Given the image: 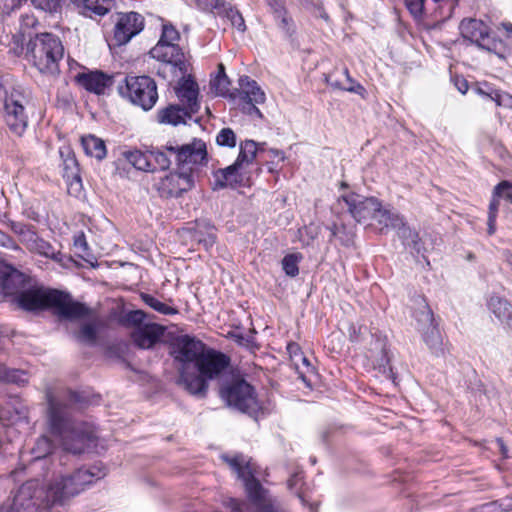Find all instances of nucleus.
Returning <instances> with one entry per match:
<instances>
[{"instance_id": "obj_23", "label": "nucleus", "mask_w": 512, "mask_h": 512, "mask_svg": "<svg viewBox=\"0 0 512 512\" xmlns=\"http://www.w3.org/2000/svg\"><path fill=\"white\" fill-rule=\"evenodd\" d=\"M189 368H180L179 384H181L190 394L196 396H205L208 385L204 376L200 373H190Z\"/></svg>"}, {"instance_id": "obj_9", "label": "nucleus", "mask_w": 512, "mask_h": 512, "mask_svg": "<svg viewBox=\"0 0 512 512\" xmlns=\"http://www.w3.org/2000/svg\"><path fill=\"white\" fill-rule=\"evenodd\" d=\"M150 55L162 62L158 69V75L167 78V72H171L173 77L184 76L188 72V66L184 52L178 44L158 43L150 50Z\"/></svg>"}, {"instance_id": "obj_59", "label": "nucleus", "mask_w": 512, "mask_h": 512, "mask_svg": "<svg viewBox=\"0 0 512 512\" xmlns=\"http://www.w3.org/2000/svg\"><path fill=\"white\" fill-rule=\"evenodd\" d=\"M74 245L76 247H80L83 251L87 250V243L85 241L84 235L79 236L75 239Z\"/></svg>"}, {"instance_id": "obj_21", "label": "nucleus", "mask_w": 512, "mask_h": 512, "mask_svg": "<svg viewBox=\"0 0 512 512\" xmlns=\"http://www.w3.org/2000/svg\"><path fill=\"white\" fill-rule=\"evenodd\" d=\"M77 83L87 91L95 94H104L113 84V77L102 71H89L76 76Z\"/></svg>"}, {"instance_id": "obj_26", "label": "nucleus", "mask_w": 512, "mask_h": 512, "mask_svg": "<svg viewBox=\"0 0 512 512\" xmlns=\"http://www.w3.org/2000/svg\"><path fill=\"white\" fill-rule=\"evenodd\" d=\"M83 13L89 16H103L108 13L112 6L113 0H71Z\"/></svg>"}, {"instance_id": "obj_57", "label": "nucleus", "mask_w": 512, "mask_h": 512, "mask_svg": "<svg viewBox=\"0 0 512 512\" xmlns=\"http://www.w3.org/2000/svg\"><path fill=\"white\" fill-rule=\"evenodd\" d=\"M455 86L458 89V91L461 92L462 94H465L469 89L468 82L464 78H456Z\"/></svg>"}, {"instance_id": "obj_58", "label": "nucleus", "mask_w": 512, "mask_h": 512, "mask_svg": "<svg viewBox=\"0 0 512 512\" xmlns=\"http://www.w3.org/2000/svg\"><path fill=\"white\" fill-rule=\"evenodd\" d=\"M15 401V412L16 414L19 416V418H26L27 417V408L21 404V403H18L17 399L15 398L14 399Z\"/></svg>"}, {"instance_id": "obj_39", "label": "nucleus", "mask_w": 512, "mask_h": 512, "mask_svg": "<svg viewBox=\"0 0 512 512\" xmlns=\"http://www.w3.org/2000/svg\"><path fill=\"white\" fill-rule=\"evenodd\" d=\"M193 3L204 12L222 16V11L227 5L225 0H192Z\"/></svg>"}, {"instance_id": "obj_1", "label": "nucleus", "mask_w": 512, "mask_h": 512, "mask_svg": "<svg viewBox=\"0 0 512 512\" xmlns=\"http://www.w3.org/2000/svg\"><path fill=\"white\" fill-rule=\"evenodd\" d=\"M105 472L97 467L80 468L68 476L52 480L46 487L37 479L22 484L13 499V509L29 508L42 504L62 503L81 493L86 486L101 479Z\"/></svg>"}, {"instance_id": "obj_14", "label": "nucleus", "mask_w": 512, "mask_h": 512, "mask_svg": "<svg viewBox=\"0 0 512 512\" xmlns=\"http://www.w3.org/2000/svg\"><path fill=\"white\" fill-rule=\"evenodd\" d=\"M205 350L203 342L188 335L177 337L173 343V354L182 363L181 368H189L192 363L195 367Z\"/></svg>"}, {"instance_id": "obj_12", "label": "nucleus", "mask_w": 512, "mask_h": 512, "mask_svg": "<svg viewBox=\"0 0 512 512\" xmlns=\"http://www.w3.org/2000/svg\"><path fill=\"white\" fill-rule=\"evenodd\" d=\"M414 317L417 323L416 328L422 334V338L430 350L435 354L441 352L442 336L435 323L433 312L424 300L419 301Z\"/></svg>"}, {"instance_id": "obj_5", "label": "nucleus", "mask_w": 512, "mask_h": 512, "mask_svg": "<svg viewBox=\"0 0 512 512\" xmlns=\"http://www.w3.org/2000/svg\"><path fill=\"white\" fill-rule=\"evenodd\" d=\"M222 459L231 467L244 482L249 499L253 503L257 512H287L283 505L268 490L264 489L255 478V468L253 464L246 460L243 455L235 457L222 456Z\"/></svg>"}, {"instance_id": "obj_64", "label": "nucleus", "mask_w": 512, "mask_h": 512, "mask_svg": "<svg viewBox=\"0 0 512 512\" xmlns=\"http://www.w3.org/2000/svg\"><path fill=\"white\" fill-rule=\"evenodd\" d=\"M268 4L270 5L271 9L274 8L277 4H283L281 0H267Z\"/></svg>"}, {"instance_id": "obj_44", "label": "nucleus", "mask_w": 512, "mask_h": 512, "mask_svg": "<svg viewBox=\"0 0 512 512\" xmlns=\"http://www.w3.org/2000/svg\"><path fill=\"white\" fill-rule=\"evenodd\" d=\"M97 327L93 323H85L81 326L77 338L79 341L87 344H95L97 340Z\"/></svg>"}, {"instance_id": "obj_45", "label": "nucleus", "mask_w": 512, "mask_h": 512, "mask_svg": "<svg viewBox=\"0 0 512 512\" xmlns=\"http://www.w3.org/2000/svg\"><path fill=\"white\" fill-rule=\"evenodd\" d=\"M142 299L149 307L153 308L155 311L161 314L172 315L177 312L174 308L166 305L165 303L149 294H143Z\"/></svg>"}, {"instance_id": "obj_31", "label": "nucleus", "mask_w": 512, "mask_h": 512, "mask_svg": "<svg viewBox=\"0 0 512 512\" xmlns=\"http://www.w3.org/2000/svg\"><path fill=\"white\" fill-rule=\"evenodd\" d=\"M372 220L378 224L380 231L389 227H398L401 224V216L390 210L383 209L380 202L378 204V210H376L372 216Z\"/></svg>"}, {"instance_id": "obj_40", "label": "nucleus", "mask_w": 512, "mask_h": 512, "mask_svg": "<svg viewBox=\"0 0 512 512\" xmlns=\"http://www.w3.org/2000/svg\"><path fill=\"white\" fill-rule=\"evenodd\" d=\"M222 16L228 18L231 25L236 28L239 32L244 33L246 30V24L242 14L231 5L227 3L225 9L222 11Z\"/></svg>"}, {"instance_id": "obj_8", "label": "nucleus", "mask_w": 512, "mask_h": 512, "mask_svg": "<svg viewBox=\"0 0 512 512\" xmlns=\"http://www.w3.org/2000/svg\"><path fill=\"white\" fill-rule=\"evenodd\" d=\"M119 92L143 110H150L157 102L158 93L155 81L149 76H127L125 85Z\"/></svg>"}, {"instance_id": "obj_33", "label": "nucleus", "mask_w": 512, "mask_h": 512, "mask_svg": "<svg viewBox=\"0 0 512 512\" xmlns=\"http://www.w3.org/2000/svg\"><path fill=\"white\" fill-rule=\"evenodd\" d=\"M126 160L136 169L141 171H154L156 165L151 163L150 151L142 152L140 150L127 151L124 153Z\"/></svg>"}, {"instance_id": "obj_28", "label": "nucleus", "mask_w": 512, "mask_h": 512, "mask_svg": "<svg viewBox=\"0 0 512 512\" xmlns=\"http://www.w3.org/2000/svg\"><path fill=\"white\" fill-rule=\"evenodd\" d=\"M487 307L491 313L501 322H505L512 314L511 303L498 295H491L487 302Z\"/></svg>"}, {"instance_id": "obj_52", "label": "nucleus", "mask_w": 512, "mask_h": 512, "mask_svg": "<svg viewBox=\"0 0 512 512\" xmlns=\"http://www.w3.org/2000/svg\"><path fill=\"white\" fill-rule=\"evenodd\" d=\"M60 0H31L32 4L43 11H55Z\"/></svg>"}, {"instance_id": "obj_42", "label": "nucleus", "mask_w": 512, "mask_h": 512, "mask_svg": "<svg viewBox=\"0 0 512 512\" xmlns=\"http://www.w3.org/2000/svg\"><path fill=\"white\" fill-rule=\"evenodd\" d=\"M34 248H31L30 251L34 253H38L40 255H43L47 258H51L54 260H60L59 255L60 253L57 252L54 247L46 242L45 240L38 238L36 243L33 245Z\"/></svg>"}, {"instance_id": "obj_7", "label": "nucleus", "mask_w": 512, "mask_h": 512, "mask_svg": "<svg viewBox=\"0 0 512 512\" xmlns=\"http://www.w3.org/2000/svg\"><path fill=\"white\" fill-rule=\"evenodd\" d=\"M151 162L154 161L157 166L165 170L171 165V157H174L175 162L179 167L193 165H201L207 162V149L206 143L201 139H194L191 143L174 146L167 144L163 149L150 151Z\"/></svg>"}, {"instance_id": "obj_24", "label": "nucleus", "mask_w": 512, "mask_h": 512, "mask_svg": "<svg viewBox=\"0 0 512 512\" xmlns=\"http://www.w3.org/2000/svg\"><path fill=\"white\" fill-rule=\"evenodd\" d=\"M243 167L239 165L236 161L226 167L216 170L213 173L214 178V189H222L227 186H235L236 184L242 181V174L240 170Z\"/></svg>"}, {"instance_id": "obj_32", "label": "nucleus", "mask_w": 512, "mask_h": 512, "mask_svg": "<svg viewBox=\"0 0 512 512\" xmlns=\"http://www.w3.org/2000/svg\"><path fill=\"white\" fill-rule=\"evenodd\" d=\"M230 85L231 82L225 73V67L219 63L217 74L210 80V88L216 95L230 98L232 93L229 89Z\"/></svg>"}, {"instance_id": "obj_48", "label": "nucleus", "mask_w": 512, "mask_h": 512, "mask_svg": "<svg viewBox=\"0 0 512 512\" xmlns=\"http://www.w3.org/2000/svg\"><path fill=\"white\" fill-rule=\"evenodd\" d=\"M216 142L220 146L233 148L236 145V135L231 128H223L218 133Z\"/></svg>"}, {"instance_id": "obj_10", "label": "nucleus", "mask_w": 512, "mask_h": 512, "mask_svg": "<svg viewBox=\"0 0 512 512\" xmlns=\"http://www.w3.org/2000/svg\"><path fill=\"white\" fill-rule=\"evenodd\" d=\"M238 83L239 88L232 91L230 99L237 102L243 113L251 116L255 115L262 119L263 115L256 105L265 102L266 96L264 91L255 80L248 76H241Z\"/></svg>"}, {"instance_id": "obj_60", "label": "nucleus", "mask_w": 512, "mask_h": 512, "mask_svg": "<svg viewBox=\"0 0 512 512\" xmlns=\"http://www.w3.org/2000/svg\"><path fill=\"white\" fill-rule=\"evenodd\" d=\"M228 507L231 509V512H241V505L235 499H230L229 500Z\"/></svg>"}, {"instance_id": "obj_61", "label": "nucleus", "mask_w": 512, "mask_h": 512, "mask_svg": "<svg viewBox=\"0 0 512 512\" xmlns=\"http://www.w3.org/2000/svg\"><path fill=\"white\" fill-rule=\"evenodd\" d=\"M497 444L499 446V450L501 452V454L506 457L507 456V447L505 446L503 440L501 438H498L497 439Z\"/></svg>"}, {"instance_id": "obj_56", "label": "nucleus", "mask_w": 512, "mask_h": 512, "mask_svg": "<svg viewBox=\"0 0 512 512\" xmlns=\"http://www.w3.org/2000/svg\"><path fill=\"white\" fill-rule=\"evenodd\" d=\"M215 240H216V236L214 234H208L204 238L197 239L198 243L203 244V246L206 249H209L210 247H212L213 244L215 243Z\"/></svg>"}, {"instance_id": "obj_54", "label": "nucleus", "mask_w": 512, "mask_h": 512, "mask_svg": "<svg viewBox=\"0 0 512 512\" xmlns=\"http://www.w3.org/2000/svg\"><path fill=\"white\" fill-rule=\"evenodd\" d=\"M425 0H406L407 6L414 14H421L424 8Z\"/></svg>"}, {"instance_id": "obj_6", "label": "nucleus", "mask_w": 512, "mask_h": 512, "mask_svg": "<svg viewBox=\"0 0 512 512\" xmlns=\"http://www.w3.org/2000/svg\"><path fill=\"white\" fill-rule=\"evenodd\" d=\"M63 56V44L59 37L52 33L36 34L27 43L26 57L42 74H58L59 62Z\"/></svg>"}, {"instance_id": "obj_17", "label": "nucleus", "mask_w": 512, "mask_h": 512, "mask_svg": "<svg viewBox=\"0 0 512 512\" xmlns=\"http://www.w3.org/2000/svg\"><path fill=\"white\" fill-rule=\"evenodd\" d=\"M341 199L346 203L349 213L358 222L372 219L373 214L378 210L379 201L374 197L349 193L342 195Z\"/></svg>"}, {"instance_id": "obj_49", "label": "nucleus", "mask_w": 512, "mask_h": 512, "mask_svg": "<svg viewBox=\"0 0 512 512\" xmlns=\"http://www.w3.org/2000/svg\"><path fill=\"white\" fill-rule=\"evenodd\" d=\"M180 39L179 32L172 25H163L162 34L159 41L169 44H178Z\"/></svg>"}, {"instance_id": "obj_35", "label": "nucleus", "mask_w": 512, "mask_h": 512, "mask_svg": "<svg viewBox=\"0 0 512 512\" xmlns=\"http://www.w3.org/2000/svg\"><path fill=\"white\" fill-rule=\"evenodd\" d=\"M272 11L278 27L284 32L285 36L291 37L295 32V25L292 18L288 16L283 4H277Z\"/></svg>"}, {"instance_id": "obj_34", "label": "nucleus", "mask_w": 512, "mask_h": 512, "mask_svg": "<svg viewBox=\"0 0 512 512\" xmlns=\"http://www.w3.org/2000/svg\"><path fill=\"white\" fill-rule=\"evenodd\" d=\"M343 75L345 76L346 78V82H342L338 79H335L334 78V75L333 74H330L326 77V82L333 88L335 89H340V90H344V91H348V92H354V93H357V94H363V92L365 91L364 87L359 84V83H356L351 77H350V74H349V71L347 68H345L343 70Z\"/></svg>"}, {"instance_id": "obj_46", "label": "nucleus", "mask_w": 512, "mask_h": 512, "mask_svg": "<svg viewBox=\"0 0 512 512\" xmlns=\"http://www.w3.org/2000/svg\"><path fill=\"white\" fill-rule=\"evenodd\" d=\"M0 247L8 250H12L15 255V259H21L25 255L23 249L16 243V241L8 234L0 230Z\"/></svg>"}, {"instance_id": "obj_2", "label": "nucleus", "mask_w": 512, "mask_h": 512, "mask_svg": "<svg viewBox=\"0 0 512 512\" xmlns=\"http://www.w3.org/2000/svg\"><path fill=\"white\" fill-rule=\"evenodd\" d=\"M79 398V395L70 389L57 393L46 391L50 431L59 440L63 449L72 454L83 453L95 439L92 430L85 423H77L71 419V409Z\"/></svg>"}, {"instance_id": "obj_13", "label": "nucleus", "mask_w": 512, "mask_h": 512, "mask_svg": "<svg viewBox=\"0 0 512 512\" xmlns=\"http://www.w3.org/2000/svg\"><path fill=\"white\" fill-rule=\"evenodd\" d=\"M180 168L182 169L181 172H171L156 184L161 197H179L194 186L193 168H186V166Z\"/></svg>"}, {"instance_id": "obj_47", "label": "nucleus", "mask_w": 512, "mask_h": 512, "mask_svg": "<svg viewBox=\"0 0 512 512\" xmlns=\"http://www.w3.org/2000/svg\"><path fill=\"white\" fill-rule=\"evenodd\" d=\"M397 230L398 236L402 238L408 245L416 246L419 240L418 233L411 230L403 221L401 217V224L398 227H393Z\"/></svg>"}, {"instance_id": "obj_63", "label": "nucleus", "mask_w": 512, "mask_h": 512, "mask_svg": "<svg viewBox=\"0 0 512 512\" xmlns=\"http://www.w3.org/2000/svg\"><path fill=\"white\" fill-rule=\"evenodd\" d=\"M23 21H24L25 25H31V26H33L36 22L34 17H29V16L23 18Z\"/></svg>"}, {"instance_id": "obj_37", "label": "nucleus", "mask_w": 512, "mask_h": 512, "mask_svg": "<svg viewBox=\"0 0 512 512\" xmlns=\"http://www.w3.org/2000/svg\"><path fill=\"white\" fill-rule=\"evenodd\" d=\"M0 381L21 385L27 382V374L22 370L9 369L0 364Z\"/></svg>"}, {"instance_id": "obj_22", "label": "nucleus", "mask_w": 512, "mask_h": 512, "mask_svg": "<svg viewBox=\"0 0 512 512\" xmlns=\"http://www.w3.org/2000/svg\"><path fill=\"white\" fill-rule=\"evenodd\" d=\"M164 331V327L159 324L146 323L134 328L131 332V338L139 348L149 349L161 339Z\"/></svg>"}, {"instance_id": "obj_30", "label": "nucleus", "mask_w": 512, "mask_h": 512, "mask_svg": "<svg viewBox=\"0 0 512 512\" xmlns=\"http://www.w3.org/2000/svg\"><path fill=\"white\" fill-rule=\"evenodd\" d=\"M9 228L19 237L20 242L27 247V249L34 248L33 245L39 238L37 233L32 229V226L24 223L9 221Z\"/></svg>"}, {"instance_id": "obj_19", "label": "nucleus", "mask_w": 512, "mask_h": 512, "mask_svg": "<svg viewBox=\"0 0 512 512\" xmlns=\"http://www.w3.org/2000/svg\"><path fill=\"white\" fill-rule=\"evenodd\" d=\"M463 38L470 40L479 48L491 51L492 47L485 43L489 38V27L482 21L475 18L463 19L459 25Z\"/></svg>"}, {"instance_id": "obj_38", "label": "nucleus", "mask_w": 512, "mask_h": 512, "mask_svg": "<svg viewBox=\"0 0 512 512\" xmlns=\"http://www.w3.org/2000/svg\"><path fill=\"white\" fill-rule=\"evenodd\" d=\"M504 198V193L499 192L496 194L495 189L493 190V195L491 202L489 204V211H488V234L492 235L496 231V218L497 213L499 209V198Z\"/></svg>"}, {"instance_id": "obj_41", "label": "nucleus", "mask_w": 512, "mask_h": 512, "mask_svg": "<svg viewBox=\"0 0 512 512\" xmlns=\"http://www.w3.org/2000/svg\"><path fill=\"white\" fill-rule=\"evenodd\" d=\"M302 259L300 253H292L286 255L282 260V267L285 273L290 277H295L299 273L298 264Z\"/></svg>"}, {"instance_id": "obj_15", "label": "nucleus", "mask_w": 512, "mask_h": 512, "mask_svg": "<svg viewBox=\"0 0 512 512\" xmlns=\"http://www.w3.org/2000/svg\"><path fill=\"white\" fill-rule=\"evenodd\" d=\"M144 28V18L136 12L121 13L115 24L113 41L121 46L128 43Z\"/></svg>"}, {"instance_id": "obj_55", "label": "nucleus", "mask_w": 512, "mask_h": 512, "mask_svg": "<svg viewBox=\"0 0 512 512\" xmlns=\"http://www.w3.org/2000/svg\"><path fill=\"white\" fill-rule=\"evenodd\" d=\"M302 475L301 473H295L293 474L289 480L287 481V486L289 490L295 489L299 483L302 482Z\"/></svg>"}, {"instance_id": "obj_11", "label": "nucleus", "mask_w": 512, "mask_h": 512, "mask_svg": "<svg viewBox=\"0 0 512 512\" xmlns=\"http://www.w3.org/2000/svg\"><path fill=\"white\" fill-rule=\"evenodd\" d=\"M220 395L228 406L234 407L241 412L252 413L258 409L253 387L245 380L239 379L224 386Z\"/></svg>"}, {"instance_id": "obj_27", "label": "nucleus", "mask_w": 512, "mask_h": 512, "mask_svg": "<svg viewBox=\"0 0 512 512\" xmlns=\"http://www.w3.org/2000/svg\"><path fill=\"white\" fill-rule=\"evenodd\" d=\"M375 350L379 351V355H371L375 368H378L387 378L394 379V373L390 366V357L385 344L382 341H376ZM373 353V350H371Z\"/></svg>"}, {"instance_id": "obj_3", "label": "nucleus", "mask_w": 512, "mask_h": 512, "mask_svg": "<svg viewBox=\"0 0 512 512\" xmlns=\"http://www.w3.org/2000/svg\"><path fill=\"white\" fill-rule=\"evenodd\" d=\"M17 305L26 311H37L53 307L56 313L66 319L75 320L88 316L90 308L75 301L69 294L58 290L26 287L15 298Z\"/></svg>"}, {"instance_id": "obj_53", "label": "nucleus", "mask_w": 512, "mask_h": 512, "mask_svg": "<svg viewBox=\"0 0 512 512\" xmlns=\"http://www.w3.org/2000/svg\"><path fill=\"white\" fill-rule=\"evenodd\" d=\"M495 192L498 194L499 192L504 193V198L512 203V183L509 181H501L499 184L495 186Z\"/></svg>"}, {"instance_id": "obj_62", "label": "nucleus", "mask_w": 512, "mask_h": 512, "mask_svg": "<svg viewBox=\"0 0 512 512\" xmlns=\"http://www.w3.org/2000/svg\"><path fill=\"white\" fill-rule=\"evenodd\" d=\"M270 152L272 153V155H273L274 157H278V158H280L281 160H283V159H284V155H283V152H282V151L277 150V149H271V150H270Z\"/></svg>"}, {"instance_id": "obj_25", "label": "nucleus", "mask_w": 512, "mask_h": 512, "mask_svg": "<svg viewBox=\"0 0 512 512\" xmlns=\"http://www.w3.org/2000/svg\"><path fill=\"white\" fill-rule=\"evenodd\" d=\"M192 113L188 112L187 109L182 106L170 105L165 109H162L158 113V118L160 123L178 125L180 123H185L186 118H191Z\"/></svg>"}, {"instance_id": "obj_16", "label": "nucleus", "mask_w": 512, "mask_h": 512, "mask_svg": "<svg viewBox=\"0 0 512 512\" xmlns=\"http://www.w3.org/2000/svg\"><path fill=\"white\" fill-rule=\"evenodd\" d=\"M230 365V358L220 351L206 348L197 365L198 372L207 379L218 378Z\"/></svg>"}, {"instance_id": "obj_50", "label": "nucleus", "mask_w": 512, "mask_h": 512, "mask_svg": "<svg viewBox=\"0 0 512 512\" xmlns=\"http://www.w3.org/2000/svg\"><path fill=\"white\" fill-rule=\"evenodd\" d=\"M146 314L141 310L130 311L126 315V322L134 328L144 325Z\"/></svg>"}, {"instance_id": "obj_43", "label": "nucleus", "mask_w": 512, "mask_h": 512, "mask_svg": "<svg viewBox=\"0 0 512 512\" xmlns=\"http://www.w3.org/2000/svg\"><path fill=\"white\" fill-rule=\"evenodd\" d=\"M320 226L315 223H310L307 226L298 230L299 239L304 245H310L319 236Z\"/></svg>"}, {"instance_id": "obj_29", "label": "nucleus", "mask_w": 512, "mask_h": 512, "mask_svg": "<svg viewBox=\"0 0 512 512\" xmlns=\"http://www.w3.org/2000/svg\"><path fill=\"white\" fill-rule=\"evenodd\" d=\"M82 147L86 155L102 160L106 156V146L102 139L94 135H86L81 139Z\"/></svg>"}, {"instance_id": "obj_51", "label": "nucleus", "mask_w": 512, "mask_h": 512, "mask_svg": "<svg viewBox=\"0 0 512 512\" xmlns=\"http://www.w3.org/2000/svg\"><path fill=\"white\" fill-rule=\"evenodd\" d=\"M23 35L14 34L12 36L11 42L9 43V53H12L15 56H19L23 53Z\"/></svg>"}, {"instance_id": "obj_4", "label": "nucleus", "mask_w": 512, "mask_h": 512, "mask_svg": "<svg viewBox=\"0 0 512 512\" xmlns=\"http://www.w3.org/2000/svg\"><path fill=\"white\" fill-rule=\"evenodd\" d=\"M31 92L20 84L2 78L0 81V103L3 104V118L10 132L22 136L28 126L26 106L30 103Z\"/></svg>"}, {"instance_id": "obj_20", "label": "nucleus", "mask_w": 512, "mask_h": 512, "mask_svg": "<svg viewBox=\"0 0 512 512\" xmlns=\"http://www.w3.org/2000/svg\"><path fill=\"white\" fill-rule=\"evenodd\" d=\"M0 287L4 294L16 297L26 288V276L12 265L0 260Z\"/></svg>"}, {"instance_id": "obj_36", "label": "nucleus", "mask_w": 512, "mask_h": 512, "mask_svg": "<svg viewBox=\"0 0 512 512\" xmlns=\"http://www.w3.org/2000/svg\"><path fill=\"white\" fill-rule=\"evenodd\" d=\"M257 143L253 140H245L240 144V152L236 159V162L239 163L241 167L250 165L257 154Z\"/></svg>"}, {"instance_id": "obj_18", "label": "nucleus", "mask_w": 512, "mask_h": 512, "mask_svg": "<svg viewBox=\"0 0 512 512\" xmlns=\"http://www.w3.org/2000/svg\"><path fill=\"white\" fill-rule=\"evenodd\" d=\"M178 77L180 80L175 88V92L180 102V106L187 109L188 112L196 114L200 107L198 101V84L191 79L190 76H187V73L184 76Z\"/></svg>"}]
</instances>
